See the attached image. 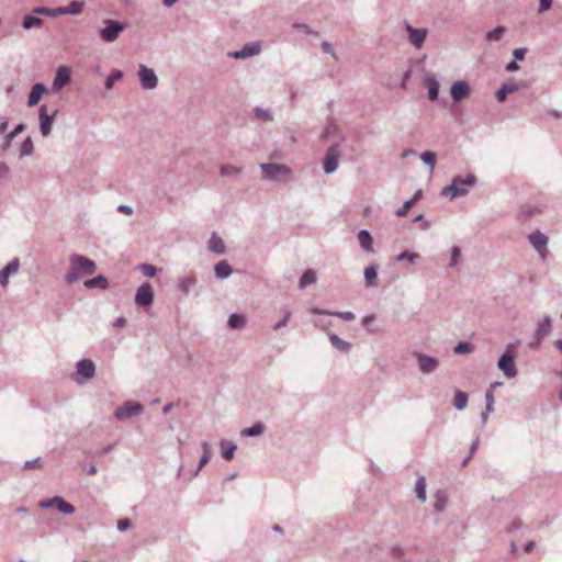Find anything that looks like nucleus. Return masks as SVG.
<instances>
[{
	"instance_id": "nucleus-1",
	"label": "nucleus",
	"mask_w": 562,
	"mask_h": 562,
	"mask_svg": "<svg viewBox=\"0 0 562 562\" xmlns=\"http://www.w3.org/2000/svg\"><path fill=\"white\" fill-rule=\"evenodd\" d=\"M70 261V270L65 276V281L67 284H74L81 277L92 276L97 270V265L93 260L82 256V255H71L69 258Z\"/></svg>"
},
{
	"instance_id": "nucleus-2",
	"label": "nucleus",
	"mask_w": 562,
	"mask_h": 562,
	"mask_svg": "<svg viewBox=\"0 0 562 562\" xmlns=\"http://www.w3.org/2000/svg\"><path fill=\"white\" fill-rule=\"evenodd\" d=\"M476 177L472 173L467 177L457 176L452 179L451 184L445 187L440 194L443 196H450L451 199H456L458 196H463L469 192V189L476 184Z\"/></svg>"
},
{
	"instance_id": "nucleus-3",
	"label": "nucleus",
	"mask_w": 562,
	"mask_h": 562,
	"mask_svg": "<svg viewBox=\"0 0 562 562\" xmlns=\"http://www.w3.org/2000/svg\"><path fill=\"white\" fill-rule=\"evenodd\" d=\"M516 350V344H508L497 361L498 369L507 379H513L518 373L515 364Z\"/></svg>"
},
{
	"instance_id": "nucleus-4",
	"label": "nucleus",
	"mask_w": 562,
	"mask_h": 562,
	"mask_svg": "<svg viewBox=\"0 0 562 562\" xmlns=\"http://www.w3.org/2000/svg\"><path fill=\"white\" fill-rule=\"evenodd\" d=\"M262 178L268 181H281L291 177L292 170L283 164L263 162L260 164Z\"/></svg>"
},
{
	"instance_id": "nucleus-5",
	"label": "nucleus",
	"mask_w": 562,
	"mask_h": 562,
	"mask_svg": "<svg viewBox=\"0 0 562 562\" xmlns=\"http://www.w3.org/2000/svg\"><path fill=\"white\" fill-rule=\"evenodd\" d=\"M105 26L100 30V37L105 43L114 42L125 30V24L120 21L105 20Z\"/></svg>"
},
{
	"instance_id": "nucleus-6",
	"label": "nucleus",
	"mask_w": 562,
	"mask_h": 562,
	"mask_svg": "<svg viewBox=\"0 0 562 562\" xmlns=\"http://www.w3.org/2000/svg\"><path fill=\"white\" fill-rule=\"evenodd\" d=\"M38 506L44 509L55 507L59 513L65 515H71L76 512L75 506L66 502L61 496L42 499Z\"/></svg>"
},
{
	"instance_id": "nucleus-7",
	"label": "nucleus",
	"mask_w": 562,
	"mask_h": 562,
	"mask_svg": "<svg viewBox=\"0 0 562 562\" xmlns=\"http://www.w3.org/2000/svg\"><path fill=\"white\" fill-rule=\"evenodd\" d=\"M144 412V406L138 402L126 401L114 411V417L119 420L127 419Z\"/></svg>"
},
{
	"instance_id": "nucleus-8",
	"label": "nucleus",
	"mask_w": 562,
	"mask_h": 562,
	"mask_svg": "<svg viewBox=\"0 0 562 562\" xmlns=\"http://www.w3.org/2000/svg\"><path fill=\"white\" fill-rule=\"evenodd\" d=\"M340 154L341 151L339 144H333L327 148L323 161V168L326 173H333L336 171Z\"/></svg>"
},
{
	"instance_id": "nucleus-9",
	"label": "nucleus",
	"mask_w": 562,
	"mask_h": 562,
	"mask_svg": "<svg viewBox=\"0 0 562 562\" xmlns=\"http://www.w3.org/2000/svg\"><path fill=\"white\" fill-rule=\"evenodd\" d=\"M138 77L140 81V87L144 90H153L158 85V78L155 71L145 65H139Z\"/></svg>"
},
{
	"instance_id": "nucleus-10",
	"label": "nucleus",
	"mask_w": 562,
	"mask_h": 562,
	"mask_svg": "<svg viewBox=\"0 0 562 562\" xmlns=\"http://www.w3.org/2000/svg\"><path fill=\"white\" fill-rule=\"evenodd\" d=\"M413 356L417 359L418 368L420 372L424 374L435 372L439 366V361L437 358L424 355L419 351H414Z\"/></svg>"
},
{
	"instance_id": "nucleus-11",
	"label": "nucleus",
	"mask_w": 562,
	"mask_h": 562,
	"mask_svg": "<svg viewBox=\"0 0 562 562\" xmlns=\"http://www.w3.org/2000/svg\"><path fill=\"white\" fill-rule=\"evenodd\" d=\"M57 110H55L52 114H48L47 106L42 104L38 109V117H40V130L44 137L48 136L52 131V124L56 117Z\"/></svg>"
},
{
	"instance_id": "nucleus-12",
	"label": "nucleus",
	"mask_w": 562,
	"mask_h": 562,
	"mask_svg": "<svg viewBox=\"0 0 562 562\" xmlns=\"http://www.w3.org/2000/svg\"><path fill=\"white\" fill-rule=\"evenodd\" d=\"M528 239H529L530 244L532 245V247L537 250L539 256L542 259H544L548 255V248H547V245L549 241L548 236L544 235L543 233H541L540 231H536L528 236Z\"/></svg>"
},
{
	"instance_id": "nucleus-13",
	"label": "nucleus",
	"mask_w": 562,
	"mask_h": 562,
	"mask_svg": "<svg viewBox=\"0 0 562 562\" xmlns=\"http://www.w3.org/2000/svg\"><path fill=\"white\" fill-rule=\"evenodd\" d=\"M154 302V290L149 283L140 285L135 294V303L140 307H147Z\"/></svg>"
},
{
	"instance_id": "nucleus-14",
	"label": "nucleus",
	"mask_w": 562,
	"mask_h": 562,
	"mask_svg": "<svg viewBox=\"0 0 562 562\" xmlns=\"http://www.w3.org/2000/svg\"><path fill=\"white\" fill-rule=\"evenodd\" d=\"M71 80V69L68 66H59L53 81V89L60 91Z\"/></svg>"
},
{
	"instance_id": "nucleus-15",
	"label": "nucleus",
	"mask_w": 562,
	"mask_h": 562,
	"mask_svg": "<svg viewBox=\"0 0 562 562\" xmlns=\"http://www.w3.org/2000/svg\"><path fill=\"white\" fill-rule=\"evenodd\" d=\"M406 31L408 32V40L416 48H420L426 40V29H414L411 24L406 23Z\"/></svg>"
},
{
	"instance_id": "nucleus-16",
	"label": "nucleus",
	"mask_w": 562,
	"mask_h": 562,
	"mask_svg": "<svg viewBox=\"0 0 562 562\" xmlns=\"http://www.w3.org/2000/svg\"><path fill=\"white\" fill-rule=\"evenodd\" d=\"M451 98L454 102H460L470 94V86L464 80H459L451 86Z\"/></svg>"
},
{
	"instance_id": "nucleus-17",
	"label": "nucleus",
	"mask_w": 562,
	"mask_h": 562,
	"mask_svg": "<svg viewBox=\"0 0 562 562\" xmlns=\"http://www.w3.org/2000/svg\"><path fill=\"white\" fill-rule=\"evenodd\" d=\"M260 53L259 43H247L240 49L229 53L228 55L236 59L248 58Z\"/></svg>"
},
{
	"instance_id": "nucleus-18",
	"label": "nucleus",
	"mask_w": 562,
	"mask_h": 562,
	"mask_svg": "<svg viewBox=\"0 0 562 562\" xmlns=\"http://www.w3.org/2000/svg\"><path fill=\"white\" fill-rule=\"evenodd\" d=\"M552 328V322L549 316H546L538 325L535 337L536 341L530 342L529 347L535 348L539 345V342L551 331Z\"/></svg>"
},
{
	"instance_id": "nucleus-19",
	"label": "nucleus",
	"mask_w": 562,
	"mask_h": 562,
	"mask_svg": "<svg viewBox=\"0 0 562 562\" xmlns=\"http://www.w3.org/2000/svg\"><path fill=\"white\" fill-rule=\"evenodd\" d=\"M20 268L18 258H13L5 267L0 270V284L5 288L9 284V278L14 276Z\"/></svg>"
},
{
	"instance_id": "nucleus-20",
	"label": "nucleus",
	"mask_w": 562,
	"mask_h": 562,
	"mask_svg": "<svg viewBox=\"0 0 562 562\" xmlns=\"http://www.w3.org/2000/svg\"><path fill=\"white\" fill-rule=\"evenodd\" d=\"M46 93H48V89L46 88V86L44 83H41V82L35 83L29 93L27 101H26L27 106L29 108L35 106L40 102L42 97Z\"/></svg>"
},
{
	"instance_id": "nucleus-21",
	"label": "nucleus",
	"mask_w": 562,
	"mask_h": 562,
	"mask_svg": "<svg viewBox=\"0 0 562 562\" xmlns=\"http://www.w3.org/2000/svg\"><path fill=\"white\" fill-rule=\"evenodd\" d=\"M77 373L83 379H91L95 373V366L90 359H82L77 363Z\"/></svg>"
},
{
	"instance_id": "nucleus-22",
	"label": "nucleus",
	"mask_w": 562,
	"mask_h": 562,
	"mask_svg": "<svg viewBox=\"0 0 562 562\" xmlns=\"http://www.w3.org/2000/svg\"><path fill=\"white\" fill-rule=\"evenodd\" d=\"M310 312L312 314H317V315H333V316H337L344 321H347V322H351L356 318V315L350 312V311H346V312H331V311H326V310H321L318 307H311L310 308Z\"/></svg>"
},
{
	"instance_id": "nucleus-23",
	"label": "nucleus",
	"mask_w": 562,
	"mask_h": 562,
	"mask_svg": "<svg viewBox=\"0 0 562 562\" xmlns=\"http://www.w3.org/2000/svg\"><path fill=\"white\" fill-rule=\"evenodd\" d=\"M83 286L86 289H100L106 290L109 288V281L104 276H97L92 279L86 280L83 282Z\"/></svg>"
},
{
	"instance_id": "nucleus-24",
	"label": "nucleus",
	"mask_w": 562,
	"mask_h": 562,
	"mask_svg": "<svg viewBox=\"0 0 562 562\" xmlns=\"http://www.w3.org/2000/svg\"><path fill=\"white\" fill-rule=\"evenodd\" d=\"M425 86L428 90V98L431 101H435L438 99L439 95V83L435 76H428L425 79Z\"/></svg>"
},
{
	"instance_id": "nucleus-25",
	"label": "nucleus",
	"mask_w": 562,
	"mask_h": 562,
	"mask_svg": "<svg viewBox=\"0 0 562 562\" xmlns=\"http://www.w3.org/2000/svg\"><path fill=\"white\" fill-rule=\"evenodd\" d=\"M209 249L216 255H224L226 251L223 239L215 233L212 234L209 240Z\"/></svg>"
},
{
	"instance_id": "nucleus-26",
	"label": "nucleus",
	"mask_w": 562,
	"mask_h": 562,
	"mask_svg": "<svg viewBox=\"0 0 562 562\" xmlns=\"http://www.w3.org/2000/svg\"><path fill=\"white\" fill-rule=\"evenodd\" d=\"M358 240L363 250L368 252L373 251V238L367 229H361L358 233Z\"/></svg>"
},
{
	"instance_id": "nucleus-27",
	"label": "nucleus",
	"mask_w": 562,
	"mask_h": 562,
	"mask_svg": "<svg viewBox=\"0 0 562 562\" xmlns=\"http://www.w3.org/2000/svg\"><path fill=\"white\" fill-rule=\"evenodd\" d=\"M26 125L24 123H19L10 133H8L4 137V142L1 146L3 151L8 150L11 147L12 140L25 130Z\"/></svg>"
},
{
	"instance_id": "nucleus-28",
	"label": "nucleus",
	"mask_w": 562,
	"mask_h": 562,
	"mask_svg": "<svg viewBox=\"0 0 562 562\" xmlns=\"http://www.w3.org/2000/svg\"><path fill=\"white\" fill-rule=\"evenodd\" d=\"M434 509L436 513L445 510L448 503V493L445 490H438L435 495Z\"/></svg>"
},
{
	"instance_id": "nucleus-29",
	"label": "nucleus",
	"mask_w": 562,
	"mask_h": 562,
	"mask_svg": "<svg viewBox=\"0 0 562 562\" xmlns=\"http://www.w3.org/2000/svg\"><path fill=\"white\" fill-rule=\"evenodd\" d=\"M328 338L331 345L341 352H348L351 349V344L341 339L338 335L330 333Z\"/></svg>"
},
{
	"instance_id": "nucleus-30",
	"label": "nucleus",
	"mask_w": 562,
	"mask_h": 562,
	"mask_svg": "<svg viewBox=\"0 0 562 562\" xmlns=\"http://www.w3.org/2000/svg\"><path fill=\"white\" fill-rule=\"evenodd\" d=\"M517 90L518 86L516 83H504L495 93L496 100L498 102H504L508 93L516 92Z\"/></svg>"
},
{
	"instance_id": "nucleus-31",
	"label": "nucleus",
	"mask_w": 562,
	"mask_h": 562,
	"mask_svg": "<svg viewBox=\"0 0 562 562\" xmlns=\"http://www.w3.org/2000/svg\"><path fill=\"white\" fill-rule=\"evenodd\" d=\"M214 271L218 279H226L232 274L233 269L226 260H221L214 266Z\"/></svg>"
},
{
	"instance_id": "nucleus-32",
	"label": "nucleus",
	"mask_w": 562,
	"mask_h": 562,
	"mask_svg": "<svg viewBox=\"0 0 562 562\" xmlns=\"http://www.w3.org/2000/svg\"><path fill=\"white\" fill-rule=\"evenodd\" d=\"M44 24V20L36 16V14H26L22 22V27L24 30L37 29Z\"/></svg>"
},
{
	"instance_id": "nucleus-33",
	"label": "nucleus",
	"mask_w": 562,
	"mask_h": 562,
	"mask_svg": "<svg viewBox=\"0 0 562 562\" xmlns=\"http://www.w3.org/2000/svg\"><path fill=\"white\" fill-rule=\"evenodd\" d=\"M316 272L312 269H307L303 272L299 280V288L304 289L307 285L314 284L316 282Z\"/></svg>"
},
{
	"instance_id": "nucleus-34",
	"label": "nucleus",
	"mask_w": 562,
	"mask_h": 562,
	"mask_svg": "<svg viewBox=\"0 0 562 562\" xmlns=\"http://www.w3.org/2000/svg\"><path fill=\"white\" fill-rule=\"evenodd\" d=\"M378 265L372 263L364 269V281L367 286H372L375 284V280L378 278Z\"/></svg>"
},
{
	"instance_id": "nucleus-35",
	"label": "nucleus",
	"mask_w": 562,
	"mask_h": 562,
	"mask_svg": "<svg viewBox=\"0 0 562 562\" xmlns=\"http://www.w3.org/2000/svg\"><path fill=\"white\" fill-rule=\"evenodd\" d=\"M222 457L231 461L234 458V452L237 449V446L233 442L222 440L221 441Z\"/></svg>"
},
{
	"instance_id": "nucleus-36",
	"label": "nucleus",
	"mask_w": 562,
	"mask_h": 562,
	"mask_svg": "<svg viewBox=\"0 0 562 562\" xmlns=\"http://www.w3.org/2000/svg\"><path fill=\"white\" fill-rule=\"evenodd\" d=\"M469 396L465 392L457 390L454 393L453 405L458 411H463L468 405Z\"/></svg>"
},
{
	"instance_id": "nucleus-37",
	"label": "nucleus",
	"mask_w": 562,
	"mask_h": 562,
	"mask_svg": "<svg viewBox=\"0 0 562 562\" xmlns=\"http://www.w3.org/2000/svg\"><path fill=\"white\" fill-rule=\"evenodd\" d=\"M265 431V426L262 423H256L251 427L245 428L241 430L240 435L243 437H256L262 435Z\"/></svg>"
},
{
	"instance_id": "nucleus-38",
	"label": "nucleus",
	"mask_w": 562,
	"mask_h": 562,
	"mask_svg": "<svg viewBox=\"0 0 562 562\" xmlns=\"http://www.w3.org/2000/svg\"><path fill=\"white\" fill-rule=\"evenodd\" d=\"M415 493L420 502H426V480L424 476H419L415 484Z\"/></svg>"
},
{
	"instance_id": "nucleus-39",
	"label": "nucleus",
	"mask_w": 562,
	"mask_h": 562,
	"mask_svg": "<svg viewBox=\"0 0 562 562\" xmlns=\"http://www.w3.org/2000/svg\"><path fill=\"white\" fill-rule=\"evenodd\" d=\"M246 324V317L241 314L234 313L228 317V326L234 329H240Z\"/></svg>"
},
{
	"instance_id": "nucleus-40",
	"label": "nucleus",
	"mask_w": 562,
	"mask_h": 562,
	"mask_svg": "<svg viewBox=\"0 0 562 562\" xmlns=\"http://www.w3.org/2000/svg\"><path fill=\"white\" fill-rule=\"evenodd\" d=\"M33 153H34V144H33L31 136H27L21 144L19 157L23 158L25 156H31Z\"/></svg>"
},
{
	"instance_id": "nucleus-41",
	"label": "nucleus",
	"mask_w": 562,
	"mask_h": 562,
	"mask_svg": "<svg viewBox=\"0 0 562 562\" xmlns=\"http://www.w3.org/2000/svg\"><path fill=\"white\" fill-rule=\"evenodd\" d=\"M196 283L195 277H182L178 279V289L188 293L192 285Z\"/></svg>"
},
{
	"instance_id": "nucleus-42",
	"label": "nucleus",
	"mask_w": 562,
	"mask_h": 562,
	"mask_svg": "<svg viewBox=\"0 0 562 562\" xmlns=\"http://www.w3.org/2000/svg\"><path fill=\"white\" fill-rule=\"evenodd\" d=\"M506 32V27L503 25H499L495 27L494 30L486 33V40L488 42H498L503 37V35Z\"/></svg>"
},
{
	"instance_id": "nucleus-43",
	"label": "nucleus",
	"mask_w": 562,
	"mask_h": 562,
	"mask_svg": "<svg viewBox=\"0 0 562 562\" xmlns=\"http://www.w3.org/2000/svg\"><path fill=\"white\" fill-rule=\"evenodd\" d=\"M123 78V72L121 70H113L105 79L104 87L110 90L113 88L114 83Z\"/></svg>"
},
{
	"instance_id": "nucleus-44",
	"label": "nucleus",
	"mask_w": 562,
	"mask_h": 562,
	"mask_svg": "<svg viewBox=\"0 0 562 562\" xmlns=\"http://www.w3.org/2000/svg\"><path fill=\"white\" fill-rule=\"evenodd\" d=\"M220 172L224 177H238L240 173V168L233 165H222Z\"/></svg>"
},
{
	"instance_id": "nucleus-45",
	"label": "nucleus",
	"mask_w": 562,
	"mask_h": 562,
	"mask_svg": "<svg viewBox=\"0 0 562 562\" xmlns=\"http://www.w3.org/2000/svg\"><path fill=\"white\" fill-rule=\"evenodd\" d=\"M420 159L424 164L434 169L437 162V155L435 151L426 150L420 155Z\"/></svg>"
},
{
	"instance_id": "nucleus-46",
	"label": "nucleus",
	"mask_w": 562,
	"mask_h": 562,
	"mask_svg": "<svg viewBox=\"0 0 562 562\" xmlns=\"http://www.w3.org/2000/svg\"><path fill=\"white\" fill-rule=\"evenodd\" d=\"M67 13L70 14V15H77L79 14L83 7H85V2L83 1H78V0H74L71 2H69L67 5Z\"/></svg>"
},
{
	"instance_id": "nucleus-47",
	"label": "nucleus",
	"mask_w": 562,
	"mask_h": 562,
	"mask_svg": "<svg viewBox=\"0 0 562 562\" xmlns=\"http://www.w3.org/2000/svg\"><path fill=\"white\" fill-rule=\"evenodd\" d=\"M254 113H255V116L260 121L268 122V121L273 120L272 114L268 110H265L262 108H259V106L255 108Z\"/></svg>"
},
{
	"instance_id": "nucleus-48",
	"label": "nucleus",
	"mask_w": 562,
	"mask_h": 562,
	"mask_svg": "<svg viewBox=\"0 0 562 562\" xmlns=\"http://www.w3.org/2000/svg\"><path fill=\"white\" fill-rule=\"evenodd\" d=\"M473 345L467 341H460L454 347L453 351L458 355L469 353L473 350Z\"/></svg>"
},
{
	"instance_id": "nucleus-49",
	"label": "nucleus",
	"mask_w": 562,
	"mask_h": 562,
	"mask_svg": "<svg viewBox=\"0 0 562 562\" xmlns=\"http://www.w3.org/2000/svg\"><path fill=\"white\" fill-rule=\"evenodd\" d=\"M138 268L142 271V273L147 278L155 277L157 272V268L150 263H140Z\"/></svg>"
},
{
	"instance_id": "nucleus-50",
	"label": "nucleus",
	"mask_w": 562,
	"mask_h": 562,
	"mask_svg": "<svg viewBox=\"0 0 562 562\" xmlns=\"http://www.w3.org/2000/svg\"><path fill=\"white\" fill-rule=\"evenodd\" d=\"M281 312H282V314H283V317H282V319H280L277 324H274V325H273V329H274V330H278V329H280L281 327L286 326V324H288V323H289V321H290L291 312H290L288 308H283Z\"/></svg>"
},
{
	"instance_id": "nucleus-51",
	"label": "nucleus",
	"mask_w": 562,
	"mask_h": 562,
	"mask_svg": "<svg viewBox=\"0 0 562 562\" xmlns=\"http://www.w3.org/2000/svg\"><path fill=\"white\" fill-rule=\"evenodd\" d=\"M43 463L41 461V458H35L33 460L25 461L23 469L24 470H34V469H42Z\"/></svg>"
},
{
	"instance_id": "nucleus-52",
	"label": "nucleus",
	"mask_w": 562,
	"mask_h": 562,
	"mask_svg": "<svg viewBox=\"0 0 562 562\" xmlns=\"http://www.w3.org/2000/svg\"><path fill=\"white\" fill-rule=\"evenodd\" d=\"M460 255H461L460 248L458 246L452 247V249H451V260L449 262V266L451 268L457 267V265L459 262Z\"/></svg>"
},
{
	"instance_id": "nucleus-53",
	"label": "nucleus",
	"mask_w": 562,
	"mask_h": 562,
	"mask_svg": "<svg viewBox=\"0 0 562 562\" xmlns=\"http://www.w3.org/2000/svg\"><path fill=\"white\" fill-rule=\"evenodd\" d=\"M419 257L418 254H415V252H408V251H403L401 252L397 257H396V261H403V260H409L411 262H414L415 259H417Z\"/></svg>"
},
{
	"instance_id": "nucleus-54",
	"label": "nucleus",
	"mask_w": 562,
	"mask_h": 562,
	"mask_svg": "<svg viewBox=\"0 0 562 562\" xmlns=\"http://www.w3.org/2000/svg\"><path fill=\"white\" fill-rule=\"evenodd\" d=\"M413 201H406L402 207H400L398 210L395 211V215L398 216V217H403L405 216L408 211L413 207Z\"/></svg>"
},
{
	"instance_id": "nucleus-55",
	"label": "nucleus",
	"mask_w": 562,
	"mask_h": 562,
	"mask_svg": "<svg viewBox=\"0 0 562 562\" xmlns=\"http://www.w3.org/2000/svg\"><path fill=\"white\" fill-rule=\"evenodd\" d=\"M33 14H36V15H46V16H49V18H53V9L48 8V7H36L33 9Z\"/></svg>"
},
{
	"instance_id": "nucleus-56",
	"label": "nucleus",
	"mask_w": 562,
	"mask_h": 562,
	"mask_svg": "<svg viewBox=\"0 0 562 562\" xmlns=\"http://www.w3.org/2000/svg\"><path fill=\"white\" fill-rule=\"evenodd\" d=\"M293 27L303 31L307 35H318L317 32L313 31L307 24L304 23H295L293 24Z\"/></svg>"
},
{
	"instance_id": "nucleus-57",
	"label": "nucleus",
	"mask_w": 562,
	"mask_h": 562,
	"mask_svg": "<svg viewBox=\"0 0 562 562\" xmlns=\"http://www.w3.org/2000/svg\"><path fill=\"white\" fill-rule=\"evenodd\" d=\"M528 49L526 47L515 48L513 50L514 60H522L527 54Z\"/></svg>"
},
{
	"instance_id": "nucleus-58",
	"label": "nucleus",
	"mask_w": 562,
	"mask_h": 562,
	"mask_svg": "<svg viewBox=\"0 0 562 562\" xmlns=\"http://www.w3.org/2000/svg\"><path fill=\"white\" fill-rule=\"evenodd\" d=\"M553 0H539L538 13H543L551 9Z\"/></svg>"
},
{
	"instance_id": "nucleus-59",
	"label": "nucleus",
	"mask_w": 562,
	"mask_h": 562,
	"mask_svg": "<svg viewBox=\"0 0 562 562\" xmlns=\"http://www.w3.org/2000/svg\"><path fill=\"white\" fill-rule=\"evenodd\" d=\"M210 459H211V457L202 454V457L200 458L198 468L194 470L192 476H196L199 474V472L201 471V469L210 461Z\"/></svg>"
},
{
	"instance_id": "nucleus-60",
	"label": "nucleus",
	"mask_w": 562,
	"mask_h": 562,
	"mask_svg": "<svg viewBox=\"0 0 562 562\" xmlns=\"http://www.w3.org/2000/svg\"><path fill=\"white\" fill-rule=\"evenodd\" d=\"M131 526V520L127 518L120 519L117 521V529L120 531H125Z\"/></svg>"
},
{
	"instance_id": "nucleus-61",
	"label": "nucleus",
	"mask_w": 562,
	"mask_h": 562,
	"mask_svg": "<svg viewBox=\"0 0 562 562\" xmlns=\"http://www.w3.org/2000/svg\"><path fill=\"white\" fill-rule=\"evenodd\" d=\"M321 46H322V49H323L325 53H328V54H330L333 57L337 58V56H336V52L334 50V48H333V46H331V44H330V43H328V42H323Z\"/></svg>"
},
{
	"instance_id": "nucleus-62",
	"label": "nucleus",
	"mask_w": 562,
	"mask_h": 562,
	"mask_svg": "<svg viewBox=\"0 0 562 562\" xmlns=\"http://www.w3.org/2000/svg\"><path fill=\"white\" fill-rule=\"evenodd\" d=\"M65 14H68L66 5L53 9V18L58 16V15H65Z\"/></svg>"
},
{
	"instance_id": "nucleus-63",
	"label": "nucleus",
	"mask_w": 562,
	"mask_h": 562,
	"mask_svg": "<svg viewBox=\"0 0 562 562\" xmlns=\"http://www.w3.org/2000/svg\"><path fill=\"white\" fill-rule=\"evenodd\" d=\"M505 68L507 71H517L519 69V65L517 64V60H512Z\"/></svg>"
},
{
	"instance_id": "nucleus-64",
	"label": "nucleus",
	"mask_w": 562,
	"mask_h": 562,
	"mask_svg": "<svg viewBox=\"0 0 562 562\" xmlns=\"http://www.w3.org/2000/svg\"><path fill=\"white\" fill-rule=\"evenodd\" d=\"M10 171L9 166L5 162H0V179L5 177Z\"/></svg>"
}]
</instances>
